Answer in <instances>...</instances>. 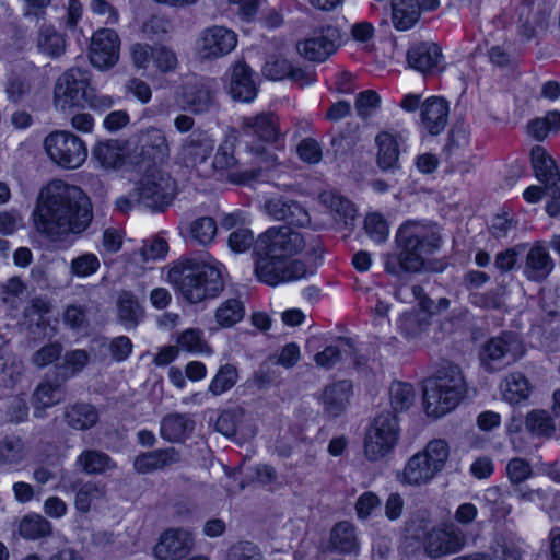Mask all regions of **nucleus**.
I'll return each mask as SVG.
<instances>
[{"mask_svg":"<svg viewBox=\"0 0 560 560\" xmlns=\"http://www.w3.org/2000/svg\"><path fill=\"white\" fill-rule=\"evenodd\" d=\"M228 244L235 253H244L254 246L255 272L269 285L296 281L313 273L305 262L292 259L304 250L306 240L289 226L269 228L256 241L249 229L237 228L229 235Z\"/></svg>","mask_w":560,"mask_h":560,"instance_id":"f257e3e1","label":"nucleus"},{"mask_svg":"<svg viewBox=\"0 0 560 560\" xmlns=\"http://www.w3.org/2000/svg\"><path fill=\"white\" fill-rule=\"evenodd\" d=\"M92 219V205L85 192L60 179L40 189L33 211L36 231L52 241L83 233Z\"/></svg>","mask_w":560,"mask_h":560,"instance_id":"f03ea898","label":"nucleus"},{"mask_svg":"<svg viewBox=\"0 0 560 560\" xmlns=\"http://www.w3.org/2000/svg\"><path fill=\"white\" fill-rule=\"evenodd\" d=\"M396 252L383 255L387 273L401 278L405 273H417L429 257L439 248V236L425 224L407 221L400 225L395 237Z\"/></svg>","mask_w":560,"mask_h":560,"instance_id":"7ed1b4c3","label":"nucleus"},{"mask_svg":"<svg viewBox=\"0 0 560 560\" xmlns=\"http://www.w3.org/2000/svg\"><path fill=\"white\" fill-rule=\"evenodd\" d=\"M167 281L189 303L215 298L224 287L218 268L194 258H182L174 262L168 269Z\"/></svg>","mask_w":560,"mask_h":560,"instance_id":"20e7f679","label":"nucleus"},{"mask_svg":"<svg viewBox=\"0 0 560 560\" xmlns=\"http://www.w3.org/2000/svg\"><path fill=\"white\" fill-rule=\"evenodd\" d=\"M466 393L462 369L452 362L443 363L435 374L425 380L423 401L425 413L440 418L452 411Z\"/></svg>","mask_w":560,"mask_h":560,"instance_id":"39448f33","label":"nucleus"},{"mask_svg":"<svg viewBox=\"0 0 560 560\" xmlns=\"http://www.w3.org/2000/svg\"><path fill=\"white\" fill-rule=\"evenodd\" d=\"M450 446L445 440L435 439L412 455L406 463L401 482L409 486H424L431 482L445 467Z\"/></svg>","mask_w":560,"mask_h":560,"instance_id":"423d86ee","label":"nucleus"},{"mask_svg":"<svg viewBox=\"0 0 560 560\" xmlns=\"http://www.w3.org/2000/svg\"><path fill=\"white\" fill-rule=\"evenodd\" d=\"M176 186L171 176L160 170L145 173L130 191L131 199L153 211L168 207L175 196Z\"/></svg>","mask_w":560,"mask_h":560,"instance_id":"0eeeda50","label":"nucleus"},{"mask_svg":"<svg viewBox=\"0 0 560 560\" xmlns=\"http://www.w3.org/2000/svg\"><path fill=\"white\" fill-rule=\"evenodd\" d=\"M44 148L55 164L67 170L80 167L88 158L84 141L65 130L50 132L44 140Z\"/></svg>","mask_w":560,"mask_h":560,"instance_id":"6e6552de","label":"nucleus"},{"mask_svg":"<svg viewBox=\"0 0 560 560\" xmlns=\"http://www.w3.org/2000/svg\"><path fill=\"white\" fill-rule=\"evenodd\" d=\"M90 86V73L81 68H70L57 80L54 90L55 106L61 112L81 108L85 104Z\"/></svg>","mask_w":560,"mask_h":560,"instance_id":"1a4fd4ad","label":"nucleus"},{"mask_svg":"<svg viewBox=\"0 0 560 560\" xmlns=\"http://www.w3.org/2000/svg\"><path fill=\"white\" fill-rule=\"evenodd\" d=\"M399 427L396 416L390 412L378 415L365 433L364 453L369 460L375 462L387 455L396 445Z\"/></svg>","mask_w":560,"mask_h":560,"instance_id":"9d476101","label":"nucleus"},{"mask_svg":"<svg viewBox=\"0 0 560 560\" xmlns=\"http://www.w3.org/2000/svg\"><path fill=\"white\" fill-rule=\"evenodd\" d=\"M525 353L523 342L512 332L489 339L482 347L480 360L488 372H497L514 364Z\"/></svg>","mask_w":560,"mask_h":560,"instance_id":"9b49d317","label":"nucleus"},{"mask_svg":"<svg viewBox=\"0 0 560 560\" xmlns=\"http://www.w3.org/2000/svg\"><path fill=\"white\" fill-rule=\"evenodd\" d=\"M237 45L234 31L213 25L200 32L195 43L196 55L200 60H215L232 52Z\"/></svg>","mask_w":560,"mask_h":560,"instance_id":"f8f14e48","label":"nucleus"},{"mask_svg":"<svg viewBox=\"0 0 560 560\" xmlns=\"http://www.w3.org/2000/svg\"><path fill=\"white\" fill-rule=\"evenodd\" d=\"M241 132L244 136L255 137L259 143L248 149L264 159L265 147L262 143H277L282 137L278 116L272 112H261L253 116H245L241 120Z\"/></svg>","mask_w":560,"mask_h":560,"instance_id":"ddd939ff","label":"nucleus"},{"mask_svg":"<svg viewBox=\"0 0 560 560\" xmlns=\"http://www.w3.org/2000/svg\"><path fill=\"white\" fill-rule=\"evenodd\" d=\"M119 50L118 34L112 28H100L92 36L89 57L94 67L105 70L117 63Z\"/></svg>","mask_w":560,"mask_h":560,"instance_id":"4468645a","label":"nucleus"},{"mask_svg":"<svg viewBox=\"0 0 560 560\" xmlns=\"http://www.w3.org/2000/svg\"><path fill=\"white\" fill-rule=\"evenodd\" d=\"M340 43V33L337 27L326 25L304 42L298 44L299 52L311 61L323 62L332 55Z\"/></svg>","mask_w":560,"mask_h":560,"instance_id":"2eb2a0df","label":"nucleus"},{"mask_svg":"<svg viewBox=\"0 0 560 560\" xmlns=\"http://www.w3.org/2000/svg\"><path fill=\"white\" fill-rule=\"evenodd\" d=\"M194 546L191 534L183 528H170L165 530L154 547L156 560H180Z\"/></svg>","mask_w":560,"mask_h":560,"instance_id":"dca6fc26","label":"nucleus"},{"mask_svg":"<svg viewBox=\"0 0 560 560\" xmlns=\"http://www.w3.org/2000/svg\"><path fill=\"white\" fill-rule=\"evenodd\" d=\"M532 166L536 178L544 184L548 196H560V176L556 163L546 150L535 145L530 152Z\"/></svg>","mask_w":560,"mask_h":560,"instance_id":"f3484780","label":"nucleus"},{"mask_svg":"<svg viewBox=\"0 0 560 560\" xmlns=\"http://www.w3.org/2000/svg\"><path fill=\"white\" fill-rule=\"evenodd\" d=\"M265 211L277 221H285L290 225L304 228L310 224L311 217L298 201L284 197L271 198L265 202Z\"/></svg>","mask_w":560,"mask_h":560,"instance_id":"a211bd4d","label":"nucleus"},{"mask_svg":"<svg viewBox=\"0 0 560 560\" xmlns=\"http://www.w3.org/2000/svg\"><path fill=\"white\" fill-rule=\"evenodd\" d=\"M405 139L401 133L381 131L375 137L377 147L376 163L384 171H395L399 168V155Z\"/></svg>","mask_w":560,"mask_h":560,"instance_id":"6ab92c4d","label":"nucleus"},{"mask_svg":"<svg viewBox=\"0 0 560 560\" xmlns=\"http://www.w3.org/2000/svg\"><path fill=\"white\" fill-rule=\"evenodd\" d=\"M184 102L195 114L209 112L215 105L214 81L202 79L186 85L184 90Z\"/></svg>","mask_w":560,"mask_h":560,"instance_id":"aec40b11","label":"nucleus"},{"mask_svg":"<svg viewBox=\"0 0 560 560\" xmlns=\"http://www.w3.org/2000/svg\"><path fill=\"white\" fill-rule=\"evenodd\" d=\"M553 260L547 248L536 242L528 250L523 266V275L533 282H542L553 269Z\"/></svg>","mask_w":560,"mask_h":560,"instance_id":"412c9836","label":"nucleus"},{"mask_svg":"<svg viewBox=\"0 0 560 560\" xmlns=\"http://www.w3.org/2000/svg\"><path fill=\"white\" fill-rule=\"evenodd\" d=\"M464 546V537L457 532L432 528L424 538V549L432 558L459 551Z\"/></svg>","mask_w":560,"mask_h":560,"instance_id":"4be33fe9","label":"nucleus"},{"mask_svg":"<svg viewBox=\"0 0 560 560\" xmlns=\"http://www.w3.org/2000/svg\"><path fill=\"white\" fill-rule=\"evenodd\" d=\"M420 118L423 128L430 135H440L448 121L447 102L438 96L429 97L420 106Z\"/></svg>","mask_w":560,"mask_h":560,"instance_id":"5701e85b","label":"nucleus"},{"mask_svg":"<svg viewBox=\"0 0 560 560\" xmlns=\"http://www.w3.org/2000/svg\"><path fill=\"white\" fill-rule=\"evenodd\" d=\"M441 60V47L433 42H421L415 44L407 52L408 65L422 73H428L436 69Z\"/></svg>","mask_w":560,"mask_h":560,"instance_id":"b1692460","label":"nucleus"},{"mask_svg":"<svg viewBox=\"0 0 560 560\" xmlns=\"http://www.w3.org/2000/svg\"><path fill=\"white\" fill-rule=\"evenodd\" d=\"M180 459L182 455L178 450L166 447L138 455L135 458L133 467L139 474H149L175 465Z\"/></svg>","mask_w":560,"mask_h":560,"instance_id":"393cba45","label":"nucleus"},{"mask_svg":"<svg viewBox=\"0 0 560 560\" xmlns=\"http://www.w3.org/2000/svg\"><path fill=\"white\" fill-rule=\"evenodd\" d=\"M229 92L233 100L252 102L257 94V88L253 80L250 68L243 61L233 65Z\"/></svg>","mask_w":560,"mask_h":560,"instance_id":"a878e982","label":"nucleus"},{"mask_svg":"<svg viewBox=\"0 0 560 560\" xmlns=\"http://www.w3.org/2000/svg\"><path fill=\"white\" fill-rule=\"evenodd\" d=\"M395 296L405 303L418 302L421 311L430 314V317L434 314H440L446 311L451 306V301L446 298L439 299L435 304L432 299H430L423 288L419 284L413 285H399L395 291Z\"/></svg>","mask_w":560,"mask_h":560,"instance_id":"bb28decb","label":"nucleus"},{"mask_svg":"<svg viewBox=\"0 0 560 560\" xmlns=\"http://www.w3.org/2000/svg\"><path fill=\"white\" fill-rule=\"evenodd\" d=\"M352 393V383L348 380L332 382L325 386L320 395L324 411L330 417L339 416L347 407Z\"/></svg>","mask_w":560,"mask_h":560,"instance_id":"cd10ccee","label":"nucleus"},{"mask_svg":"<svg viewBox=\"0 0 560 560\" xmlns=\"http://www.w3.org/2000/svg\"><path fill=\"white\" fill-rule=\"evenodd\" d=\"M195 424L196 422L189 413H168L161 420L160 435L171 443L182 442L192 433Z\"/></svg>","mask_w":560,"mask_h":560,"instance_id":"c85d7f7f","label":"nucleus"},{"mask_svg":"<svg viewBox=\"0 0 560 560\" xmlns=\"http://www.w3.org/2000/svg\"><path fill=\"white\" fill-rule=\"evenodd\" d=\"M65 397L66 389L58 380H44L37 385L33 394L34 416L43 418L46 408L58 405Z\"/></svg>","mask_w":560,"mask_h":560,"instance_id":"c756f323","label":"nucleus"},{"mask_svg":"<svg viewBox=\"0 0 560 560\" xmlns=\"http://www.w3.org/2000/svg\"><path fill=\"white\" fill-rule=\"evenodd\" d=\"M69 489L75 491L74 506L80 513L90 512L93 504L104 500L107 494L106 485L102 481L71 482Z\"/></svg>","mask_w":560,"mask_h":560,"instance_id":"7c9ffc66","label":"nucleus"},{"mask_svg":"<svg viewBox=\"0 0 560 560\" xmlns=\"http://www.w3.org/2000/svg\"><path fill=\"white\" fill-rule=\"evenodd\" d=\"M214 149L213 140L203 131H194L183 143V159L187 165L205 163Z\"/></svg>","mask_w":560,"mask_h":560,"instance_id":"2f4dec72","label":"nucleus"},{"mask_svg":"<svg viewBox=\"0 0 560 560\" xmlns=\"http://www.w3.org/2000/svg\"><path fill=\"white\" fill-rule=\"evenodd\" d=\"M329 548L343 555L358 556L360 541L354 525L347 521L337 523L330 532Z\"/></svg>","mask_w":560,"mask_h":560,"instance_id":"473e14b6","label":"nucleus"},{"mask_svg":"<svg viewBox=\"0 0 560 560\" xmlns=\"http://www.w3.org/2000/svg\"><path fill=\"white\" fill-rule=\"evenodd\" d=\"M118 320L126 329L136 328L143 318V308L136 295L124 291L117 300Z\"/></svg>","mask_w":560,"mask_h":560,"instance_id":"72a5a7b5","label":"nucleus"},{"mask_svg":"<svg viewBox=\"0 0 560 560\" xmlns=\"http://www.w3.org/2000/svg\"><path fill=\"white\" fill-rule=\"evenodd\" d=\"M420 19L418 0H392V21L396 30H410Z\"/></svg>","mask_w":560,"mask_h":560,"instance_id":"f704fd0d","label":"nucleus"},{"mask_svg":"<svg viewBox=\"0 0 560 560\" xmlns=\"http://www.w3.org/2000/svg\"><path fill=\"white\" fill-rule=\"evenodd\" d=\"M75 466L86 475H100L116 468L115 462L97 450L83 451L75 460Z\"/></svg>","mask_w":560,"mask_h":560,"instance_id":"c9c22d12","label":"nucleus"},{"mask_svg":"<svg viewBox=\"0 0 560 560\" xmlns=\"http://www.w3.org/2000/svg\"><path fill=\"white\" fill-rule=\"evenodd\" d=\"M525 428L536 438H560L553 419L548 411L542 409H534L526 415Z\"/></svg>","mask_w":560,"mask_h":560,"instance_id":"e433bc0d","label":"nucleus"},{"mask_svg":"<svg viewBox=\"0 0 560 560\" xmlns=\"http://www.w3.org/2000/svg\"><path fill=\"white\" fill-rule=\"evenodd\" d=\"M93 159L105 170H114L124 162V147L118 140L97 142L92 151Z\"/></svg>","mask_w":560,"mask_h":560,"instance_id":"4c0bfd02","label":"nucleus"},{"mask_svg":"<svg viewBox=\"0 0 560 560\" xmlns=\"http://www.w3.org/2000/svg\"><path fill=\"white\" fill-rule=\"evenodd\" d=\"M3 88L7 100L13 104H20L32 92V78L25 72L11 71L7 75Z\"/></svg>","mask_w":560,"mask_h":560,"instance_id":"58836bf2","label":"nucleus"},{"mask_svg":"<svg viewBox=\"0 0 560 560\" xmlns=\"http://www.w3.org/2000/svg\"><path fill=\"white\" fill-rule=\"evenodd\" d=\"M65 418L72 429L86 430L97 422L98 412L92 405L75 404L66 408Z\"/></svg>","mask_w":560,"mask_h":560,"instance_id":"ea45409f","label":"nucleus"},{"mask_svg":"<svg viewBox=\"0 0 560 560\" xmlns=\"http://www.w3.org/2000/svg\"><path fill=\"white\" fill-rule=\"evenodd\" d=\"M352 342L348 338H340L337 345L327 346L318 352L314 360L316 365L325 370H330L342 361L343 355H352Z\"/></svg>","mask_w":560,"mask_h":560,"instance_id":"a19ab883","label":"nucleus"},{"mask_svg":"<svg viewBox=\"0 0 560 560\" xmlns=\"http://www.w3.org/2000/svg\"><path fill=\"white\" fill-rule=\"evenodd\" d=\"M20 535L27 540H37L51 535L52 525L44 516L31 513L25 515L19 524Z\"/></svg>","mask_w":560,"mask_h":560,"instance_id":"79ce46f5","label":"nucleus"},{"mask_svg":"<svg viewBox=\"0 0 560 560\" xmlns=\"http://www.w3.org/2000/svg\"><path fill=\"white\" fill-rule=\"evenodd\" d=\"M25 442L16 435H7L0 440V465L16 466L26 457Z\"/></svg>","mask_w":560,"mask_h":560,"instance_id":"37998d69","label":"nucleus"},{"mask_svg":"<svg viewBox=\"0 0 560 560\" xmlns=\"http://www.w3.org/2000/svg\"><path fill=\"white\" fill-rule=\"evenodd\" d=\"M142 151L154 163L163 162L170 154V148L165 135L156 128L149 129L142 137Z\"/></svg>","mask_w":560,"mask_h":560,"instance_id":"c03bdc74","label":"nucleus"},{"mask_svg":"<svg viewBox=\"0 0 560 560\" xmlns=\"http://www.w3.org/2000/svg\"><path fill=\"white\" fill-rule=\"evenodd\" d=\"M320 201L336 213L346 226L351 224L355 219V208L347 198L334 191H324L319 196Z\"/></svg>","mask_w":560,"mask_h":560,"instance_id":"a18cd8bd","label":"nucleus"},{"mask_svg":"<svg viewBox=\"0 0 560 560\" xmlns=\"http://www.w3.org/2000/svg\"><path fill=\"white\" fill-rule=\"evenodd\" d=\"M503 398L510 404H518L529 396L528 380L521 373H511L501 384Z\"/></svg>","mask_w":560,"mask_h":560,"instance_id":"49530a36","label":"nucleus"},{"mask_svg":"<svg viewBox=\"0 0 560 560\" xmlns=\"http://www.w3.org/2000/svg\"><path fill=\"white\" fill-rule=\"evenodd\" d=\"M37 47L50 58H58L66 50V39L51 26H42L38 32Z\"/></svg>","mask_w":560,"mask_h":560,"instance_id":"de8ad7c7","label":"nucleus"},{"mask_svg":"<svg viewBox=\"0 0 560 560\" xmlns=\"http://www.w3.org/2000/svg\"><path fill=\"white\" fill-rule=\"evenodd\" d=\"M245 315L244 303L237 299H228L215 310V320L219 326L229 328L243 319Z\"/></svg>","mask_w":560,"mask_h":560,"instance_id":"09e8293b","label":"nucleus"},{"mask_svg":"<svg viewBox=\"0 0 560 560\" xmlns=\"http://www.w3.org/2000/svg\"><path fill=\"white\" fill-rule=\"evenodd\" d=\"M23 372V362L9 352H0V388H12Z\"/></svg>","mask_w":560,"mask_h":560,"instance_id":"8fccbe9b","label":"nucleus"},{"mask_svg":"<svg viewBox=\"0 0 560 560\" xmlns=\"http://www.w3.org/2000/svg\"><path fill=\"white\" fill-rule=\"evenodd\" d=\"M431 325L430 314L420 312L406 313L400 318L399 328L408 338H418L425 332Z\"/></svg>","mask_w":560,"mask_h":560,"instance_id":"3c124183","label":"nucleus"},{"mask_svg":"<svg viewBox=\"0 0 560 560\" xmlns=\"http://www.w3.org/2000/svg\"><path fill=\"white\" fill-rule=\"evenodd\" d=\"M238 380V371L235 365L226 363L221 365L209 384L208 390L213 396H219L230 390Z\"/></svg>","mask_w":560,"mask_h":560,"instance_id":"603ef678","label":"nucleus"},{"mask_svg":"<svg viewBox=\"0 0 560 560\" xmlns=\"http://www.w3.org/2000/svg\"><path fill=\"white\" fill-rule=\"evenodd\" d=\"M217 232V222L211 217H201L194 220L188 229L189 237L200 245L210 244Z\"/></svg>","mask_w":560,"mask_h":560,"instance_id":"864d4df0","label":"nucleus"},{"mask_svg":"<svg viewBox=\"0 0 560 560\" xmlns=\"http://www.w3.org/2000/svg\"><path fill=\"white\" fill-rule=\"evenodd\" d=\"M389 398L395 411H405L412 406L416 393L411 384L394 382L389 387Z\"/></svg>","mask_w":560,"mask_h":560,"instance_id":"5fc2aeb1","label":"nucleus"},{"mask_svg":"<svg viewBox=\"0 0 560 560\" xmlns=\"http://www.w3.org/2000/svg\"><path fill=\"white\" fill-rule=\"evenodd\" d=\"M527 129L537 141H542L551 130L560 129V113L549 112L545 117L529 121Z\"/></svg>","mask_w":560,"mask_h":560,"instance_id":"6e6d98bb","label":"nucleus"},{"mask_svg":"<svg viewBox=\"0 0 560 560\" xmlns=\"http://www.w3.org/2000/svg\"><path fill=\"white\" fill-rule=\"evenodd\" d=\"M533 475L534 470L528 460L514 457L508 462L506 477L512 485L518 486L532 478Z\"/></svg>","mask_w":560,"mask_h":560,"instance_id":"4d7b16f0","label":"nucleus"},{"mask_svg":"<svg viewBox=\"0 0 560 560\" xmlns=\"http://www.w3.org/2000/svg\"><path fill=\"white\" fill-rule=\"evenodd\" d=\"M100 260L95 254L85 253L73 258L70 262V272L79 278L89 277L97 271Z\"/></svg>","mask_w":560,"mask_h":560,"instance_id":"13d9d810","label":"nucleus"},{"mask_svg":"<svg viewBox=\"0 0 560 560\" xmlns=\"http://www.w3.org/2000/svg\"><path fill=\"white\" fill-rule=\"evenodd\" d=\"M509 494L501 492L499 487H491L485 491L483 499L492 505L493 514L505 517L512 511V505L508 501Z\"/></svg>","mask_w":560,"mask_h":560,"instance_id":"bf43d9fd","label":"nucleus"},{"mask_svg":"<svg viewBox=\"0 0 560 560\" xmlns=\"http://www.w3.org/2000/svg\"><path fill=\"white\" fill-rule=\"evenodd\" d=\"M368 235L376 243H383L388 237V224L380 213H370L364 221Z\"/></svg>","mask_w":560,"mask_h":560,"instance_id":"052dcab7","label":"nucleus"},{"mask_svg":"<svg viewBox=\"0 0 560 560\" xmlns=\"http://www.w3.org/2000/svg\"><path fill=\"white\" fill-rule=\"evenodd\" d=\"M380 95L373 90H366L358 94L355 110L363 119L371 117L380 106Z\"/></svg>","mask_w":560,"mask_h":560,"instance_id":"680f3d73","label":"nucleus"},{"mask_svg":"<svg viewBox=\"0 0 560 560\" xmlns=\"http://www.w3.org/2000/svg\"><path fill=\"white\" fill-rule=\"evenodd\" d=\"M177 345L180 349L189 352H202L207 347L202 331L196 328L183 331L177 338Z\"/></svg>","mask_w":560,"mask_h":560,"instance_id":"e2e57ef3","label":"nucleus"},{"mask_svg":"<svg viewBox=\"0 0 560 560\" xmlns=\"http://www.w3.org/2000/svg\"><path fill=\"white\" fill-rule=\"evenodd\" d=\"M470 303L485 310H498L503 305V292L490 290L488 292H475L469 295Z\"/></svg>","mask_w":560,"mask_h":560,"instance_id":"0e129e2a","label":"nucleus"},{"mask_svg":"<svg viewBox=\"0 0 560 560\" xmlns=\"http://www.w3.org/2000/svg\"><path fill=\"white\" fill-rule=\"evenodd\" d=\"M153 63L162 73H168L176 70L178 60L176 54L166 46H159L154 49Z\"/></svg>","mask_w":560,"mask_h":560,"instance_id":"69168bd1","label":"nucleus"},{"mask_svg":"<svg viewBox=\"0 0 560 560\" xmlns=\"http://www.w3.org/2000/svg\"><path fill=\"white\" fill-rule=\"evenodd\" d=\"M238 164L237 159L234 156V143L225 140L220 144L212 161V167L215 170L233 168Z\"/></svg>","mask_w":560,"mask_h":560,"instance_id":"338daca9","label":"nucleus"},{"mask_svg":"<svg viewBox=\"0 0 560 560\" xmlns=\"http://www.w3.org/2000/svg\"><path fill=\"white\" fill-rule=\"evenodd\" d=\"M168 252L167 242L164 238L156 237L143 242L139 250L142 261H150L164 258Z\"/></svg>","mask_w":560,"mask_h":560,"instance_id":"774afa93","label":"nucleus"}]
</instances>
